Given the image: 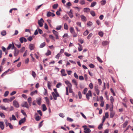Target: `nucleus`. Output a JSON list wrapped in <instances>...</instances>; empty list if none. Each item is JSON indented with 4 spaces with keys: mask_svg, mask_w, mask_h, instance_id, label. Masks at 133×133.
Returning a JSON list of instances; mask_svg holds the SVG:
<instances>
[{
    "mask_svg": "<svg viewBox=\"0 0 133 133\" xmlns=\"http://www.w3.org/2000/svg\"><path fill=\"white\" fill-rule=\"evenodd\" d=\"M45 45V42H43L40 44L39 47L40 48H42L44 47Z\"/></svg>",
    "mask_w": 133,
    "mask_h": 133,
    "instance_id": "473e14b6",
    "label": "nucleus"
},
{
    "mask_svg": "<svg viewBox=\"0 0 133 133\" xmlns=\"http://www.w3.org/2000/svg\"><path fill=\"white\" fill-rule=\"evenodd\" d=\"M92 96L90 90L88 92L86 95V97L88 99H89V97Z\"/></svg>",
    "mask_w": 133,
    "mask_h": 133,
    "instance_id": "9d476101",
    "label": "nucleus"
},
{
    "mask_svg": "<svg viewBox=\"0 0 133 133\" xmlns=\"http://www.w3.org/2000/svg\"><path fill=\"white\" fill-rule=\"evenodd\" d=\"M21 106L23 107H26L27 108H29V107L26 102H23Z\"/></svg>",
    "mask_w": 133,
    "mask_h": 133,
    "instance_id": "0eeeda50",
    "label": "nucleus"
},
{
    "mask_svg": "<svg viewBox=\"0 0 133 133\" xmlns=\"http://www.w3.org/2000/svg\"><path fill=\"white\" fill-rule=\"evenodd\" d=\"M26 120V119L25 117H24V118L22 119L21 120H20L19 122V125H21L22 123H23Z\"/></svg>",
    "mask_w": 133,
    "mask_h": 133,
    "instance_id": "2eb2a0df",
    "label": "nucleus"
},
{
    "mask_svg": "<svg viewBox=\"0 0 133 133\" xmlns=\"http://www.w3.org/2000/svg\"><path fill=\"white\" fill-rule=\"evenodd\" d=\"M98 88L99 87L98 85H95L94 87L96 93L98 95H99L100 92Z\"/></svg>",
    "mask_w": 133,
    "mask_h": 133,
    "instance_id": "f03ea898",
    "label": "nucleus"
},
{
    "mask_svg": "<svg viewBox=\"0 0 133 133\" xmlns=\"http://www.w3.org/2000/svg\"><path fill=\"white\" fill-rule=\"evenodd\" d=\"M9 93V92L8 91H6L4 94V97L7 96L8 95Z\"/></svg>",
    "mask_w": 133,
    "mask_h": 133,
    "instance_id": "6e6d98bb",
    "label": "nucleus"
},
{
    "mask_svg": "<svg viewBox=\"0 0 133 133\" xmlns=\"http://www.w3.org/2000/svg\"><path fill=\"white\" fill-rule=\"evenodd\" d=\"M110 101L111 103V104H113V102H114V99L112 96H111L110 97Z\"/></svg>",
    "mask_w": 133,
    "mask_h": 133,
    "instance_id": "7c9ffc66",
    "label": "nucleus"
},
{
    "mask_svg": "<svg viewBox=\"0 0 133 133\" xmlns=\"http://www.w3.org/2000/svg\"><path fill=\"white\" fill-rule=\"evenodd\" d=\"M4 127L3 122H0V127L2 130L4 129Z\"/></svg>",
    "mask_w": 133,
    "mask_h": 133,
    "instance_id": "412c9836",
    "label": "nucleus"
},
{
    "mask_svg": "<svg viewBox=\"0 0 133 133\" xmlns=\"http://www.w3.org/2000/svg\"><path fill=\"white\" fill-rule=\"evenodd\" d=\"M114 112H110V117L111 118H112L114 115Z\"/></svg>",
    "mask_w": 133,
    "mask_h": 133,
    "instance_id": "49530a36",
    "label": "nucleus"
},
{
    "mask_svg": "<svg viewBox=\"0 0 133 133\" xmlns=\"http://www.w3.org/2000/svg\"><path fill=\"white\" fill-rule=\"evenodd\" d=\"M44 22V20L43 18H41L40 20L38 21V23L40 27H42L43 25V23Z\"/></svg>",
    "mask_w": 133,
    "mask_h": 133,
    "instance_id": "423d86ee",
    "label": "nucleus"
},
{
    "mask_svg": "<svg viewBox=\"0 0 133 133\" xmlns=\"http://www.w3.org/2000/svg\"><path fill=\"white\" fill-rule=\"evenodd\" d=\"M92 36V33H90L87 37L88 39H89Z\"/></svg>",
    "mask_w": 133,
    "mask_h": 133,
    "instance_id": "09e8293b",
    "label": "nucleus"
},
{
    "mask_svg": "<svg viewBox=\"0 0 133 133\" xmlns=\"http://www.w3.org/2000/svg\"><path fill=\"white\" fill-rule=\"evenodd\" d=\"M128 123V121H126L125 122L122 124L123 127V128H124L127 125Z\"/></svg>",
    "mask_w": 133,
    "mask_h": 133,
    "instance_id": "bb28decb",
    "label": "nucleus"
},
{
    "mask_svg": "<svg viewBox=\"0 0 133 133\" xmlns=\"http://www.w3.org/2000/svg\"><path fill=\"white\" fill-rule=\"evenodd\" d=\"M108 43L109 42L107 41H103L102 43V45L103 46H105L107 45Z\"/></svg>",
    "mask_w": 133,
    "mask_h": 133,
    "instance_id": "a878e982",
    "label": "nucleus"
},
{
    "mask_svg": "<svg viewBox=\"0 0 133 133\" xmlns=\"http://www.w3.org/2000/svg\"><path fill=\"white\" fill-rule=\"evenodd\" d=\"M52 32L54 35L56 36V38L57 39H58V32L54 30H53Z\"/></svg>",
    "mask_w": 133,
    "mask_h": 133,
    "instance_id": "20e7f679",
    "label": "nucleus"
},
{
    "mask_svg": "<svg viewBox=\"0 0 133 133\" xmlns=\"http://www.w3.org/2000/svg\"><path fill=\"white\" fill-rule=\"evenodd\" d=\"M101 4L102 5H103L105 4L106 1L105 0H102L101 1Z\"/></svg>",
    "mask_w": 133,
    "mask_h": 133,
    "instance_id": "79ce46f5",
    "label": "nucleus"
},
{
    "mask_svg": "<svg viewBox=\"0 0 133 133\" xmlns=\"http://www.w3.org/2000/svg\"><path fill=\"white\" fill-rule=\"evenodd\" d=\"M52 85V82H50L48 81V89H51V87Z\"/></svg>",
    "mask_w": 133,
    "mask_h": 133,
    "instance_id": "4468645a",
    "label": "nucleus"
},
{
    "mask_svg": "<svg viewBox=\"0 0 133 133\" xmlns=\"http://www.w3.org/2000/svg\"><path fill=\"white\" fill-rule=\"evenodd\" d=\"M65 83L68 86L66 87V95H69L68 89L72 88V85L70 82L68 80L65 81Z\"/></svg>",
    "mask_w": 133,
    "mask_h": 133,
    "instance_id": "f257e3e1",
    "label": "nucleus"
},
{
    "mask_svg": "<svg viewBox=\"0 0 133 133\" xmlns=\"http://www.w3.org/2000/svg\"><path fill=\"white\" fill-rule=\"evenodd\" d=\"M41 117H40L39 116L38 117H36V118H35V119L37 121H39L40 119H41Z\"/></svg>",
    "mask_w": 133,
    "mask_h": 133,
    "instance_id": "4d7b16f0",
    "label": "nucleus"
},
{
    "mask_svg": "<svg viewBox=\"0 0 133 133\" xmlns=\"http://www.w3.org/2000/svg\"><path fill=\"white\" fill-rule=\"evenodd\" d=\"M61 73L63 76H65L67 75L65 73V70L64 69H62L61 71Z\"/></svg>",
    "mask_w": 133,
    "mask_h": 133,
    "instance_id": "a211bd4d",
    "label": "nucleus"
},
{
    "mask_svg": "<svg viewBox=\"0 0 133 133\" xmlns=\"http://www.w3.org/2000/svg\"><path fill=\"white\" fill-rule=\"evenodd\" d=\"M45 99L46 101V104L48 105H49L50 104V103L49 102L48 98L47 97H45Z\"/></svg>",
    "mask_w": 133,
    "mask_h": 133,
    "instance_id": "4be33fe9",
    "label": "nucleus"
},
{
    "mask_svg": "<svg viewBox=\"0 0 133 133\" xmlns=\"http://www.w3.org/2000/svg\"><path fill=\"white\" fill-rule=\"evenodd\" d=\"M43 122V121H42L39 123L38 125L39 128H40L43 125L42 122Z\"/></svg>",
    "mask_w": 133,
    "mask_h": 133,
    "instance_id": "680f3d73",
    "label": "nucleus"
},
{
    "mask_svg": "<svg viewBox=\"0 0 133 133\" xmlns=\"http://www.w3.org/2000/svg\"><path fill=\"white\" fill-rule=\"evenodd\" d=\"M72 83H74V84L75 85L76 87L77 88H78L77 87L78 85V83L77 82H76V81L75 80V79H72Z\"/></svg>",
    "mask_w": 133,
    "mask_h": 133,
    "instance_id": "6ab92c4d",
    "label": "nucleus"
},
{
    "mask_svg": "<svg viewBox=\"0 0 133 133\" xmlns=\"http://www.w3.org/2000/svg\"><path fill=\"white\" fill-rule=\"evenodd\" d=\"M68 26L66 23L64 24V29L67 30L68 29Z\"/></svg>",
    "mask_w": 133,
    "mask_h": 133,
    "instance_id": "a18cd8bd",
    "label": "nucleus"
},
{
    "mask_svg": "<svg viewBox=\"0 0 133 133\" xmlns=\"http://www.w3.org/2000/svg\"><path fill=\"white\" fill-rule=\"evenodd\" d=\"M62 26L61 25L58 26H57L56 28V29L57 30H60L62 28Z\"/></svg>",
    "mask_w": 133,
    "mask_h": 133,
    "instance_id": "603ef678",
    "label": "nucleus"
},
{
    "mask_svg": "<svg viewBox=\"0 0 133 133\" xmlns=\"http://www.w3.org/2000/svg\"><path fill=\"white\" fill-rule=\"evenodd\" d=\"M88 90V89L87 88H85L83 90V94H85Z\"/></svg>",
    "mask_w": 133,
    "mask_h": 133,
    "instance_id": "13d9d810",
    "label": "nucleus"
},
{
    "mask_svg": "<svg viewBox=\"0 0 133 133\" xmlns=\"http://www.w3.org/2000/svg\"><path fill=\"white\" fill-rule=\"evenodd\" d=\"M43 110V111H45L47 109V108L45 104H43L42 106Z\"/></svg>",
    "mask_w": 133,
    "mask_h": 133,
    "instance_id": "c756f323",
    "label": "nucleus"
},
{
    "mask_svg": "<svg viewBox=\"0 0 133 133\" xmlns=\"http://www.w3.org/2000/svg\"><path fill=\"white\" fill-rule=\"evenodd\" d=\"M31 75L34 78H35L36 76V74L35 72L33 71H32Z\"/></svg>",
    "mask_w": 133,
    "mask_h": 133,
    "instance_id": "4c0bfd02",
    "label": "nucleus"
},
{
    "mask_svg": "<svg viewBox=\"0 0 133 133\" xmlns=\"http://www.w3.org/2000/svg\"><path fill=\"white\" fill-rule=\"evenodd\" d=\"M74 76L76 79H78V77L76 72L74 73Z\"/></svg>",
    "mask_w": 133,
    "mask_h": 133,
    "instance_id": "338daca9",
    "label": "nucleus"
},
{
    "mask_svg": "<svg viewBox=\"0 0 133 133\" xmlns=\"http://www.w3.org/2000/svg\"><path fill=\"white\" fill-rule=\"evenodd\" d=\"M68 34H65L63 36V37L65 38H66L68 37Z\"/></svg>",
    "mask_w": 133,
    "mask_h": 133,
    "instance_id": "5fc2aeb1",
    "label": "nucleus"
},
{
    "mask_svg": "<svg viewBox=\"0 0 133 133\" xmlns=\"http://www.w3.org/2000/svg\"><path fill=\"white\" fill-rule=\"evenodd\" d=\"M67 120L69 122H72L73 121V119L69 117H68L67 118Z\"/></svg>",
    "mask_w": 133,
    "mask_h": 133,
    "instance_id": "69168bd1",
    "label": "nucleus"
},
{
    "mask_svg": "<svg viewBox=\"0 0 133 133\" xmlns=\"http://www.w3.org/2000/svg\"><path fill=\"white\" fill-rule=\"evenodd\" d=\"M19 41L21 43H22L24 41L25 42H26L27 40L25 38L23 37H22L19 38Z\"/></svg>",
    "mask_w": 133,
    "mask_h": 133,
    "instance_id": "9b49d317",
    "label": "nucleus"
},
{
    "mask_svg": "<svg viewBox=\"0 0 133 133\" xmlns=\"http://www.w3.org/2000/svg\"><path fill=\"white\" fill-rule=\"evenodd\" d=\"M55 14L51 12L50 11H48L47 12L46 14V16L48 17H49L50 16L54 17L55 16Z\"/></svg>",
    "mask_w": 133,
    "mask_h": 133,
    "instance_id": "6e6552de",
    "label": "nucleus"
},
{
    "mask_svg": "<svg viewBox=\"0 0 133 133\" xmlns=\"http://www.w3.org/2000/svg\"><path fill=\"white\" fill-rule=\"evenodd\" d=\"M70 32L72 34L75 32L74 28L72 27H71L70 29Z\"/></svg>",
    "mask_w": 133,
    "mask_h": 133,
    "instance_id": "c9c22d12",
    "label": "nucleus"
},
{
    "mask_svg": "<svg viewBox=\"0 0 133 133\" xmlns=\"http://www.w3.org/2000/svg\"><path fill=\"white\" fill-rule=\"evenodd\" d=\"M50 38L52 39L53 41H55V39L54 37L52 35H50L49 36Z\"/></svg>",
    "mask_w": 133,
    "mask_h": 133,
    "instance_id": "72a5a7b5",
    "label": "nucleus"
},
{
    "mask_svg": "<svg viewBox=\"0 0 133 133\" xmlns=\"http://www.w3.org/2000/svg\"><path fill=\"white\" fill-rule=\"evenodd\" d=\"M81 17L82 21L85 22L87 21V18L86 17L83 15H81Z\"/></svg>",
    "mask_w": 133,
    "mask_h": 133,
    "instance_id": "f3484780",
    "label": "nucleus"
},
{
    "mask_svg": "<svg viewBox=\"0 0 133 133\" xmlns=\"http://www.w3.org/2000/svg\"><path fill=\"white\" fill-rule=\"evenodd\" d=\"M51 54V52L49 50H48L46 55L47 56L50 55Z\"/></svg>",
    "mask_w": 133,
    "mask_h": 133,
    "instance_id": "de8ad7c7",
    "label": "nucleus"
},
{
    "mask_svg": "<svg viewBox=\"0 0 133 133\" xmlns=\"http://www.w3.org/2000/svg\"><path fill=\"white\" fill-rule=\"evenodd\" d=\"M62 83H59L57 84L56 87L57 88H59L62 86Z\"/></svg>",
    "mask_w": 133,
    "mask_h": 133,
    "instance_id": "3c124183",
    "label": "nucleus"
},
{
    "mask_svg": "<svg viewBox=\"0 0 133 133\" xmlns=\"http://www.w3.org/2000/svg\"><path fill=\"white\" fill-rule=\"evenodd\" d=\"M13 105L16 108H18L19 107V105L17 101H14L13 102Z\"/></svg>",
    "mask_w": 133,
    "mask_h": 133,
    "instance_id": "39448f33",
    "label": "nucleus"
},
{
    "mask_svg": "<svg viewBox=\"0 0 133 133\" xmlns=\"http://www.w3.org/2000/svg\"><path fill=\"white\" fill-rule=\"evenodd\" d=\"M27 39L28 41H31L33 39V38L32 36H29L28 38Z\"/></svg>",
    "mask_w": 133,
    "mask_h": 133,
    "instance_id": "774afa93",
    "label": "nucleus"
},
{
    "mask_svg": "<svg viewBox=\"0 0 133 133\" xmlns=\"http://www.w3.org/2000/svg\"><path fill=\"white\" fill-rule=\"evenodd\" d=\"M19 51L16 48H15V50L14 51V56H16L18 55L19 53Z\"/></svg>",
    "mask_w": 133,
    "mask_h": 133,
    "instance_id": "1a4fd4ad",
    "label": "nucleus"
},
{
    "mask_svg": "<svg viewBox=\"0 0 133 133\" xmlns=\"http://www.w3.org/2000/svg\"><path fill=\"white\" fill-rule=\"evenodd\" d=\"M84 129L85 131L84 132L85 133H89L91 131V130L88 128H85Z\"/></svg>",
    "mask_w": 133,
    "mask_h": 133,
    "instance_id": "dca6fc26",
    "label": "nucleus"
},
{
    "mask_svg": "<svg viewBox=\"0 0 133 133\" xmlns=\"http://www.w3.org/2000/svg\"><path fill=\"white\" fill-rule=\"evenodd\" d=\"M0 107L1 109L3 110H4L6 111H8V108H5L4 106H2V105H1L0 106Z\"/></svg>",
    "mask_w": 133,
    "mask_h": 133,
    "instance_id": "393cba45",
    "label": "nucleus"
},
{
    "mask_svg": "<svg viewBox=\"0 0 133 133\" xmlns=\"http://www.w3.org/2000/svg\"><path fill=\"white\" fill-rule=\"evenodd\" d=\"M97 58L98 60L100 63H102L103 62V61L102 59L98 56L97 57Z\"/></svg>",
    "mask_w": 133,
    "mask_h": 133,
    "instance_id": "864d4df0",
    "label": "nucleus"
},
{
    "mask_svg": "<svg viewBox=\"0 0 133 133\" xmlns=\"http://www.w3.org/2000/svg\"><path fill=\"white\" fill-rule=\"evenodd\" d=\"M9 119L10 121H11L12 120H14V121L16 120V119L15 116L13 115H12V118L11 117H10L9 118Z\"/></svg>",
    "mask_w": 133,
    "mask_h": 133,
    "instance_id": "b1692460",
    "label": "nucleus"
},
{
    "mask_svg": "<svg viewBox=\"0 0 133 133\" xmlns=\"http://www.w3.org/2000/svg\"><path fill=\"white\" fill-rule=\"evenodd\" d=\"M83 10L84 12L88 13L90 11V9L89 8H84Z\"/></svg>",
    "mask_w": 133,
    "mask_h": 133,
    "instance_id": "aec40b11",
    "label": "nucleus"
},
{
    "mask_svg": "<svg viewBox=\"0 0 133 133\" xmlns=\"http://www.w3.org/2000/svg\"><path fill=\"white\" fill-rule=\"evenodd\" d=\"M87 24L88 26H91L93 24V23L89 21L87 23Z\"/></svg>",
    "mask_w": 133,
    "mask_h": 133,
    "instance_id": "a19ab883",
    "label": "nucleus"
},
{
    "mask_svg": "<svg viewBox=\"0 0 133 133\" xmlns=\"http://www.w3.org/2000/svg\"><path fill=\"white\" fill-rule=\"evenodd\" d=\"M58 6V4L57 3H56L54 5L52 6L53 8L54 9H56Z\"/></svg>",
    "mask_w": 133,
    "mask_h": 133,
    "instance_id": "f704fd0d",
    "label": "nucleus"
},
{
    "mask_svg": "<svg viewBox=\"0 0 133 133\" xmlns=\"http://www.w3.org/2000/svg\"><path fill=\"white\" fill-rule=\"evenodd\" d=\"M103 34L104 33L102 31H100L98 32L99 35L101 37H102Z\"/></svg>",
    "mask_w": 133,
    "mask_h": 133,
    "instance_id": "37998d69",
    "label": "nucleus"
},
{
    "mask_svg": "<svg viewBox=\"0 0 133 133\" xmlns=\"http://www.w3.org/2000/svg\"><path fill=\"white\" fill-rule=\"evenodd\" d=\"M90 13L92 16L94 17L95 16V13L94 11H91L90 12Z\"/></svg>",
    "mask_w": 133,
    "mask_h": 133,
    "instance_id": "ea45409f",
    "label": "nucleus"
},
{
    "mask_svg": "<svg viewBox=\"0 0 133 133\" xmlns=\"http://www.w3.org/2000/svg\"><path fill=\"white\" fill-rule=\"evenodd\" d=\"M89 87L91 89H92L93 88V85L92 83H90L89 84Z\"/></svg>",
    "mask_w": 133,
    "mask_h": 133,
    "instance_id": "bf43d9fd",
    "label": "nucleus"
},
{
    "mask_svg": "<svg viewBox=\"0 0 133 133\" xmlns=\"http://www.w3.org/2000/svg\"><path fill=\"white\" fill-rule=\"evenodd\" d=\"M0 116L3 118H4L5 117V116L3 113L0 111Z\"/></svg>",
    "mask_w": 133,
    "mask_h": 133,
    "instance_id": "58836bf2",
    "label": "nucleus"
},
{
    "mask_svg": "<svg viewBox=\"0 0 133 133\" xmlns=\"http://www.w3.org/2000/svg\"><path fill=\"white\" fill-rule=\"evenodd\" d=\"M1 35L2 36H4L6 34V32L5 30L2 31L1 33Z\"/></svg>",
    "mask_w": 133,
    "mask_h": 133,
    "instance_id": "e433bc0d",
    "label": "nucleus"
},
{
    "mask_svg": "<svg viewBox=\"0 0 133 133\" xmlns=\"http://www.w3.org/2000/svg\"><path fill=\"white\" fill-rule=\"evenodd\" d=\"M35 48V46L34 44H30L29 45V48L31 50H32L34 49Z\"/></svg>",
    "mask_w": 133,
    "mask_h": 133,
    "instance_id": "f8f14e48",
    "label": "nucleus"
},
{
    "mask_svg": "<svg viewBox=\"0 0 133 133\" xmlns=\"http://www.w3.org/2000/svg\"><path fill=\"white\" fill-rule=\"evenodd\" d=\"M37 91L35 90L34 91L31 92L30 93V95L32 96L34 95L35 94H37Z\"/></svg>",
    "mask_w": 133,
    "mask_h": 133,
    "instance_id": "c85d7f7f",
    "label": "nucleus"
},
{
    "mask_svg": "<svg viewBox=\"0 0 133 133\" xmlns=\"http://www.w3.org/2000/svg\"><path fill=\"white\" fill-rule=\"evenodd\" d=\"M52 94L53 96L54 99L55 100H56L57 99V97L59 96V95L58 93L55 94L54 92H52Z\"/></svg>",
    "mask_w": 133,
    "mask_h": 133,
    "instance_id": "7ed1b4c3",
    "label": "nucleus"
},
{
    "mask_svg": "<svg viewBox=\"0 0 133 133\" xmlns=\"http://www.w3.org/2000/svg\"><path fill=\"white\" fill-rule=\"evenodd\" d=\"M73 37H76L77 36V35L75 32L72 34Z\"/></svg>",
    "mask_w": 133,
    "mask_h": 133,
    "instance_id": "e2e57ef3",
    "label": "nucleus"
},
{
    "mask_svg": "<svg viewBox=\"0 0 133 133\" xmlns=\"http://www.w3.org/2000/svg\"><path fill=\"white\" fill-rule=\"evenodd\" d=\"M78 44L79 45V46L78 48V50L79 51H81L82 50V46L79 43H78Z\"/></svg>",
    "mask_w": 133,
    "mask_h": 133,
    "instance_id": "cd10ccee",
    "label": "nucleus"
},
{
    "mask_svg": "<svg viewBox=\"0 0 133 133\" xmlns=\"http://www.w3.org/2000/svg\"><path fill=\"white\" fill-rule=\"evenodd\" d=\"M80 3L82 5H83L85 4V2L84 0H81L80 2Z\"/></svg>",
    "mask_w": 133,
    "mask_h": 133,
    "instance_id": "0e129e2a",
    "label": "nucleus"
},
{
    "mask_svg": "<svg viewBox=\"0 0 133 133\" xmlns=\"http://www.w3.org/2000/svg\"><path fill=\"white\" fill-rule=\"evenodd\" d=\"M12 44H11L10 43L8 46V47L7 48V49L8 50H9L10 48L12 47Z\"/></svg>",
    "mask_w": 133,
    "mask_h": 133,
    "instance_id": "052dcab7",
    "label": "nucleus"
},
{
    "mask_svg": "<svg viewBox=\"0 0 133 133\" xmlns=\"http://www.w3.org/2000/svg\"><path fill=\"white\" fill-rule=\"evenodd\" d=\"M89 33V32L87 30H86L83 33V35L85 36L87 35Z\"/></svg>",
    "mask_w": 133,
    "mask_h": 133,
    "instance_id": "c03bdc74",
    "label": "nucleus"
},
{
    "mask_svg": "<svg viewBox=\"0 0 133 133\" xmlns=\"http://www.w3.org/2000/svg\"><path fill=\"white\" fill-rule=\"evenodd\" d=\"M32 98L31 97H29L28 99V101L30 106H31V104Z\"/></svg>",
    "mask_w": 133,
    "mask_h": 133,
    "instance_id": "5701e85b",
    "label": "nucleus"
},
{
    "mask_svg": "<svg viewBox=\"0 0 133 133\" xmlns=\"http://www.w3.org/2000/svg\"><path fill=\"white\" fill-rule=\"evenodd\" d=\"M37 102V104L40 105L41 103V97H38L36 98Z\"/></svg>",
    "mask_w": 133,
    "mask_h": 133,
    "instance_id": "ddd939ff",
    "label": "nucleus"
},
{
    "mask_svg": "<svg viewBox=\"0 0 133 133\" xmlns=\"http://www.w3.org/2000/svg\"><path fill=\"white\" fill-rule=\"evenodd\" d=\"M96 4V2H94L91 3L90 6L91 7H93L95 6Z\"/></svg>",
    "mask_w": 133,
    "mask_h": 133,
    "instance_id": "2f4dec72",
    "label": "nucleus"
},
{
    "mask_svg": "<svg viewBox=\"0 0 133 133\" xmlns=\"http://www.w3.org/2000/svg\"><path fill=\"white\" fill-rule=\"evenodd\" d=\"M25 47H23L20 50V52H23L25 50Z\"/></svg>",
    "mask_w": 133,
    "mask_h": 133,
    "instance_id": "8fccbe9b",
    "label": "nucleus"
}]
</instances>
